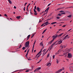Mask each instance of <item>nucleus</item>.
I'll list each match as a JSON object with an SVG mask.
<instances>
[{
    "label": "nucleus",
    "instance_id": "1",
    "mask_svg": "<svg viewBox=\"0 0 73 73\" xmlns=\"http://www.w3.org/2000/svg\"><path fill=\"white\" fill-rule=\"evenodd\" d=\"M64 34V33H62V34H60V35H56L55 36H53V40H54V39L55 38H56L57 37H61V36H62V35H63V34Z\"/></svg>",
    "mask_w": 73,
    "mask_h": 73
},
{
    "label": "nucleus",
    "instance_id": "2",
    "mask_svg": "<svg viewBox=\"0 0 73 73\" xmlns=\"http://www.w3.org/2000/svg\"><path fill=\"white\" fill-rule=\"evenodd\" d=\"M64 69H65V68L64 67H63L61 69H59V70H58L56 72V73H59L61 72V71H62V70H64Z\"/></svg>",
    "mask_w": 73,
    "mask_h": 73
},
{
    "label": "nucleus",
    "instance_id": "3",
    "mask_svg": "<svg viewBox=\"0 0 73 73\" xmlns=\"http://www.w3.org/2000/svg\"><path fill=\"white\" fill-rule=\"evenodd\" d=\"M29 41H27L25 43V47L26 48H27L28 46H29Z\"/></svg>",
    "mask_w": 73,
    "mask_h": 73
},
{
    "label": "nucleus",
    "instance_id": "4",
    "mask_svg": "<svg viewBox=\"0 0 73 73\" xmlns=\"http://www.w3.org/2000/svg\"><path fill=\"white\" fill-rule=\"evenodd\" d=\"M68 58H71L72 57V54L70 53H68Z\"/></svg>",
    "mask_w": 73,
    "mask_h": 73
},
{
    "label": "nucleus",
    "instance_id": "5",
    "mask_svg": "<svg viewBox=\"0 0 73 73\" xmlns=\"http://www.w3.org/2000/svg\"><path fill=\"white\" fill-rule=\"evenodd\" d=\"M49 7H48L46 9L45 11L44 12H46V14L48 12V10H49Z\"/></svg>",
    "mask_w": 73,
    "mask_h": 73
},
{
    "label": "nucleus",
    "instance_id": "6",
    "mask_svg": "<svg viewBox=\"0 0 73 73\" xmlns=\"http://www.w3.org/2000/svg\"><path fill=\"white\" fill-rule=\"evenodd\" d=\"M41 67H38L37 68H36L34 71V72H36V71H37V70H40V69H41Z\"/></svg>",
    "mask_w": 73,
    "mask_h": 73
},
{
    "label": "nucleus",
    "instance_id": "7",
    "mask_svg": "<svg viewBox=\"0 0 73 73\" xmlns=\"http://www.w3.org/2000/svg\"><path fill=\"white\" fill-rule=\"evenodd\" d=\"M42 48L40 50L39 52L36 55V57H37V56H38V54H40V53L41 52H42Z\"/></svg>",
    "mask_w": 73,
    "mask_h": 73
},
{
    "label": "nucleus",
    "instance_id": "8",
    "mask_svg": "<svg viewBox=\"0 0 73 73\" xmlns=\"http://www.w3.org/2000/svg\"><path fill=\"white\" fill-rule=\"evenodd\" d=\"M54 40L53 39H52V40H51L50 42L48 43V44L49 45V44H52V42H53Z\"/></svg>",
    "mask_w": 73,
    "mask_h": 73
},
{
    "label": "nucleus",
    "instance_id": "9",
    "mask_svg": "<svg viewBox=\"0 0 73 73\" xmlns=\"http://www.w3.org/2000/svg\"><path fill=\"white\" fill-rule=\"evenodd\" d=\"M58 44H61V43H62V40H60L59 41H58Z\"/></svg>",
    "mask_w": 73,
    "mask_h": 73
},
{
    "label": "nucleus",
    "instance_id": "10",
    "mask_svg": "<svg viewBox=\"0 0 73 73\" xmlns=\"http://www.w3.org/2000/svg\"><path fill=\"white\" fill-rule=\"evenodd\" d=\"M36 9L38 11V12H40V8H39V7H37Z\"/></svg>",
    "mask_w": 73,
    "mask_h": 73
},
{
    "label": "nucleus",
    "instance_id": "11",
    "mask_svg": "<svg viewBox=\"0 0 73 73\" xmlns=\"http://www.w3.org/2000/svg\"><path fill=\"white\" fill-rule=\"evenodd\" d=\"M31 36V35H28V36L27 37V40H28V39H29V37H30V36Z\"/></svg>",
    "mask_w": 73,
    "mask_h": 73
},
{
    "label": "nucleus",
    "instance_id": "12",
    "mask_svg": "<svg viewBox=\"0 0 73 73\" xmlns=\"http://www.w3.org/2000/svg\"><path fill=\"white\" fill-rule=\"evenodd\" d=\"M51 65V63H49L47 64V66H50Z\"/></svg>",
    "mask_w": 73,
    "mask_h": 73
},
{
    "label": "nucleus",
    "instance_id": "13",
    "mask_svg": "<svg viewBox=\"0 0 73 73\" xmlns=\"http://www.w3.org/2000/svg\"><path fill=\"white\" fill-rule=\"evenodd\" d=\"M20 17H21V16H17L16 18L17 19H19L20 18Z\"/></svg>",
    "mask_w": 73,
    "mask_h": 73
},
{
    "label": "nucleus",
    "instance_id": "14",
    "mask_svg": "<svg viewBox=\"0 0 73 73\" xmlns=\"http://www.w3.org/2000/svg\"><path fill=\"white\" fill-rule=\"evenodd\" d=\"M68 35H67L65 36L64 37V38L63 39V40H64L65 39V38H66V37H68Z\"/></svg>",
    "mask_w": 73,
    "mask_h": 73
},
{
    "label": "nucleus",
    "instance_id": "15",
    "mask_svg": "<svg viewBox=\"0 0 73 73\" xmlns=\"http://www.w3.org/2000/svg\"><path fill=\"white\" fill-rule=\"evenodd\" d=\"M48 21H46L45 23H44V24H46V25H48Z\"/></svg>",
    "mask_w": 73,
    "mask_h": 73
},
{
    "label": "nucleus",
    "instance_id": "16",
    "mask_svg": "<svg viewBox=\"0 0 73 73\" xmlns=\"http://www.w3.org/2000/svg\"><path fill=\"white\" fill-rule=\"evenodd\" d=\"M9 2V3H10V4H12V1H11V0H8Z\"/></svg>",
    "mask_w": 73,
    "mask_h": 73
},
{
    "label": "nucleus",
    "instance_id": "17",
    "mask_svg": "<svg viewBox=\"0 0 73 73\" xmlns=\"http://www.w3.org/2000/svg\"><path fill=\"white\" fill-rule=\"evenodd\" d=\"M46 30H47V29H46L45 30H44L43 32V33L42 34H44V33H45V32H46Z\"/></svg>",
    "mask_w": 73,
    "mask_h": 73
},
{
    "label": "nucleus",
    "instance_id": "18",
    "mask_svg": "<svg viewBox=\"0 0 73 73\" xmlns=\"http://www.w3.org/2000/svg\"><path fill=\"white\" fill-rule=\"evenodd\" d=\"M40 45H42V46H43V43H42V42H40Z\"/></svg>",
    "mask_w": 73,
    "mask_h": 73
},
{
    "label": "nucleus",
    "instance_id": "19",
    "mask_svg": "<svg viewBox=\"0 0 73 73\" xmlns=\"http://www.w3.org/2000/svg\"><path fill=\"white\" fill-rule=\"evenodd\" d=\"M57 41H56L55 42H54L53 44H54H54H56V43H57Z\"/></svg>",
    "mask_w": 73,
    "mask_h": 73
},
{
    "label": "nucleus",
    "instance_id": "20",
    "mask_svg": "<svg viewBox=\"0 0 73 73\" xmlns=\"http://www.w3.org/2000/svg\"><path fill=\"white\" fill-rule=\"evenodd\" d=\"M21 47V45L20 44V46L19 47V48H17V49H20Z\"/></svg>",
    "mask_w": 73,
    "mask_h": 73
},
{
    "label": "nucleus",
    "instance_id": "21",
    "mask_svg": "<svg viewBox=\"0 0 73 73\" xmlns=\"http://www.w3.org/2000/svg\"><path fill=\"white\" fill-rule=\"evenodd\" d=\"M56 23H57L56 22H53L51 24H56Z\"/></svg>",
    "mask_w": 73,
    "mask_h": 73
},
{
    "label": "nucleus",
    "instance_id": "22",
    "mask_svg": "<svg viewBox=\"0 0 73 73\" xmlns=\"http://www.w3.org/2000/svg\"><path fill=\"white\" fill-rule=\"evenodd\" d=\"M35 34H33V35H32V36H31V38H32L33 37V36H34V35H35Z\"/></svg>",
    "mask_w": 73,
    "mask_h": 73
},
{
    "label": "nucleus",
    "instance_id": "23",
    "mask_svg": "<svg viewBox=\"0 0 73 73\" xmlns=\"http://www.w3.org/2000/svg\"><path fill=\"white\" fill-rule=\"evenodd\" d=\"M67 16V17H69V18H70L71 17V15H70L68 16Z\"/></svg>",
    "mask_w": 73,
    "mask_h": 73
},
{
    "label": "nucleus",
    "instance_id": "24",
    "mask_svg": "<svg viewBox=\"0 0 73 73\" xmlns=\"http://www.w3.org/2000/svg\"><path fill=\"white\" fill-rule=\"evenodd\" d=\"M49 56V54H48L47 56V58H48Z\"/></svg>",
    "mask_w": 73,
    "mask_h": 73
},
{
    "label": "nucleus",
    "instance_id": "25",
    "mask_svg": "<svg viewBox=\"0 0 73 73\" xmlns=\"http://www.w3.org/2000/svg\"><path fill=\"white\" fill-rule=\"evenodd\" d=\"M34 11L35 13H37V11H36V9H34Z\"/></svg>",
    "mask_w": 73,
    "mask_h": 73
},
{
    "label": "nucleus",
    "instance_id": "26",
    "mask_svg": "<svg viewBox=\"0 0 73 73\" xmlns=\"http://www.w3.org/2000/svg\"><path fill=\"white\" fill-rule=\"evenodd\" d=\"M56 63L57 64H58V59H56Z\"/></svg>",
    "mask_w": 73,
    "mask_h": 73
},
{
    "label": "nucleus",
    "instance_id": "27",
    "mask_svg": "<svg viewBox=\"0 0 73 73\" xmlns=\"http://www.w3.org/2000/svg\"><path fill=\"white\" fill-rule=\"evenodd\" d=\"M35 43H36V41H35L33 43V46H35Z\"/></svg>",
    "mask_w": 73,
    "mask_h": 73
},
{
    "label": "nucleus",
    "instance_id": "28",
    "mask_svg": "<svg viewBox=\"0 0 73 73\" xmlns=\"http://www.w3.org/2000/svg\"><path fill=\"white\" fill-rule=\"evenodd\" d=\"M40 55H38V56H36V58H38V57H40Z\"/></svg>",
    "mask_w": 73,
    "mask_h": 73
},
{
    "label": "nucleus",
    "instance_id": "29",
    "mask_svg": "<svg viewBox=\"0 0 73 73\" xmlns=\"http://www.w3.org/2000/svg\"><path fill=\"white\" fill-rule=\"evenodd\" d=\"M25 49V47H24L23 48H22V49L23 50H24V49Z\"/></svg>",
    "mask_w": 73,
    "mask_h": 73
},
{
    "label": "nucleus",
    "instance_id": "30",
    "mask_svg": "<svg viewBox=\"0 0 73 73\" xmlns=\"http://www.w3.org/2000/svg\"><path fill=\"white\" fill-rule=\"evenodd\" d=\"M61 15H63V14H65V13H61Z\"/></svg>",
    "mask_w": 73,
    "mask_h": 73
},
{
    "label": "nucleus",
    "instance_id": "31",
    "mask_svg": "<svg viewBox=\"0 0 73 73\" xmlns=\"http://www.w3.org/2000/svg\"><path fill=\"white\" fill-rule=\"evenodd\" d=\"M64 11H59V12L60 13H62V12H64Z\"/></svg>",
    "mask_w": 73,
    "mask_h": 73
},
{
    "label": "nucleus",
    "instance_id": "32",
    "mask_svg": "<svg viewBox=\"0 0 73 73\" xmlns=\"http://www.w3.org/2000/svg\"><path fill=\"white\" fill-rule=\"evenodd\" d=\"M53 45H54V44H52L51 46L50 47H51L52 48H53Z\"/></svg>",
    "mask_w": 73,
    "mask_h": 73
},
{
    "label": "nucleus",
    "instance_id": "33",
    "mask_svg": "<svg viewBox=\"0 0 73 73\" xmlns=\"http://www.w3.org/2000/svg\"><path fill=\"white\" fill-rule=\"evenodd\" d=\"M28 52H27V53L26 54V55H25V56L26 57H27V56L28 55Z\"/></svg>",
    "mask_w": 73,
    "mask_h": 73
},
{
    "label": "nucleus",
    "instance_id": "34",
    "mask_svg": "<svg viewBox=\"0 0 73 73\" xmlns=\"http://www.w3.org/2000/svg\"><path fill=\"white\" fill-rule=\"evenodd\" d=\"M4 16H6V17H8V16L6 14H5Z\"/></svg>",
    "mask_w": 73,
    "mask_h": 73
},
{
    "label": "nucleus",
    "instance_id": "35",
    "mask_svg": "<svg viewBox=\"0 0 73 73\" xmlns=\"http://www.w3.org/2000/svg\"><path fill=\"white\" fill-rule=\"evenodd\" d=\"M32 10V9H31V12H30V13L31 14H33V13H32V12H31V10Z\"/></svg>",
    "mask_w": 73,
    "mask_h": 73
},
{
    "label": "nucleus",
    "instance_id": "36",
    "mask_svg": "<svg viewBox=\"0 0 73 73\" xmlns=\"http://www.w3.org/2000/svg\"><path fill=\"white\" fill-rule=\"evenodd\" d=\"M58 16H61V14L59 13L58 15Z\"/></svg>",
    "mask_w": 73,
    "mask_h": 73
},
{
    "label": "nucleus",
    "instance_id": "37",
    "mask_svg": "<svg viewBox=\"0 0 73 73\" xmlns=\"http://www.w3.org/2000/svg\"><path fill=\"white\" fill-rule=\"evenodd\" d=\"M56 19H60V17H56Z\"/></svg>",
    "mask_w": 73,
    "mask_h": 73
},
{
    "label": "nucleus",
    "instance_id": "38",
    "mask_svg": "<svg viewBox=\"0 0 73 73\" xmlns=\"http://www.w3.org/2000/svg\"><path fill=\"white\" fill-rule=\"evenodd\" d=\"M68 52H69L70 51V49H68Z\"/></svg>",
    "mask_w": 73,
    "mask_h": 73
},
{
    "label": "nucleus",
    "instance_id": "39",
    "mask_svg": "<svg viewBox=\"0 0 73 73\" xmlns=\"http://www.w3.org/2000/svg\"><path fill=\"white\" fill-rule=\"evenodd\" d=\"M26 72H29V70H27L25 71Z\"/></svg>",
    "mask_w": 73,
    "mask_h": 73
},
{
    "label": "nucleus",
    "instance_id": "40",
    "mask_svg": "<svg viewBox=\"0 0 73 73\" xmlns=\"http://www.w3.org/2000/svg\"><path fill=\"white\" fill-rule=\"evenodd\" d=\"M52 48H53L52 47H50V50H51V49H52Z\"/></svg>",
    "mask_w": 73,
    "mask_h": 73
},
{
    "label": "nucleus",
    "instance_id": "41",
    "mask_svg": "<svg viewBox=\"0 0 73 73\" xmlns=\"http://www.w3.org/2000/svg\"><path fill=\"white\" fill-rule=\"evenodd\" d=\"M23 10L24 11H25V7H24V9H23Z\"/></svg>",
    "mask_w": 73,
    "mask_h": 73
},
{
    "label": "nucleus",
    "instance_id": "42",
    "mask_svg": "<svg viewBox=\"0 0 73 73\" xmlns=\"http://www.w3.org/2000/svg\"><path fill=\"white\" fill-rule=\"evenodd\" d=\"M34 46H33V49H32V51H33V49H34Z\"/></svg>",
    "mask_w": 73,
    "mask_h": 73
},
{
    "label": "nucleus",
    "instance_id": "43",
    "mask_svg": "<svg viewBox=\"0 0 73 73\" xmlns=\"http://www.w3.org/2000/svg\"><path fill=\"white\" fill-rule=\"evenodd\" d=\"M34 9H36V6H35Z\"/></svg>",
    "mask_w": 73,
    "mask_h": 73
},
{
    "label": "nucleus",
    "instance_id": "44",
    "mask_svg": "<svg viewBox=\"0 0 73 73\" xmlns=\"http://www.w3.org/2000/svg\"><path fill=\"white\" fill-rule=\"evenodd\" d=\"M54 56H55L54 55H53V59H54Z\"/></svg>",
    "mask_w": 73,
    "mask_h": 73
},
{
    "label": "nucleus",
    "instance_id": "45",
    "mask_svg": "<svg viewBox=\"0 0 73 73\" xmlns=\"http://www.w3.org/2000/svg\"><path fill=\"white\" fill-rule=\"evenodd\" d=\"M66 26V25H64L63 26H62V27H65Z\"/></svg>",
    "mask_w": 73,
    "mask_h": 73
},
{
    "label": "nucleus",
    "instance_id": "46",
    "mask_svg": "<svg viewBox=\"0 0 73 73\" xmlns=\"http://www.w3.org/2000/svg\"><path fill=\"white\" fill-rule=\"evenodd\" d=\"M34 13L35 15H37V13Z\"/></svg>",
    "mask_w": 73,
    "mask_h": 73
},
{
    "label": "nucleus",
    "instance_id": "47",
    "mask_svg": "<svg viewBox=\"0 0 73 73\" xmlns=\"http://www.w3.org/2000/svg\"><path fill=\"white\" fill-rule=\"evenodd\" d=\"M14 8L15 9H16V6H14Z\"/></svg>",
    "mask_w": 73,
    "mask_h": 73
},
{
    "label": "nucleus",
    "instance_id": "48",
    "mask_svg": "<svg viewBox=\"0 0 73 73\" xmlns=\"http://www.w3.org/2000/svg\"><path fill=\"white\" fill-rule=\"evenodd\" d=\"M41 21H41V20H40V19L39 23H40V22H41Z\"/></svg>",
    "mask_w": 73,
    "mask_h": 73
},
{
    "label": "nucleus",
    "instance_id": "49",
    "mask_svg": "<svg viewBox=\"0 0 73 73\" xmlns=\"http://www.w3.org/2000/svg\"><path fill=\"white\" fill-rule=\"evenodd\" d=\"M51 4V3H50L47 6V7H48V6H49V5H50Z\"/></svg>",
    "mask_w": 73,
    "mask_h": 73
},
{
    "label": "nucleus",
    "instance_id": "50",
    "mask_svg": "<svg viewBox=\"0 0 73 73\" xmlns=\"http://www.w3.org/2000/svg\"><path fill=\"white\" fill-rule=\"evenodd\" d=\"M44 25V24H42L41 26V27H42Z\"/></svg>",
    "mask_w": 73,
    "mask_h": 73
},
{
    "label": "nucleus",
    "instance_id": "51",
    "mask_svg": "<svg viewBox=\"0 0 73 73\" xmlns=\"http://www.w3.org/2000/svg\"><path fill=\"white\" fill-rule=\"evenodd\" d=\"M48 50H47V51L44 54H46V52H48Z\"/></svg>",
    "mask_w": 73,
    "mask_h": 73
},
{
    "label": "nucleus",
    "instance_id": "52",
    "mask_svg": "<svg viewBox=\"0 0 73 73\" xmlns=\"http://www.w3.org/2000/svg\"><path fill=\"white\" fill-rule=\"evenodd\" d=\"M46 50V49H44V50L43 51V52H44V53L45 52V51Z\"/></svg>",
    "mask_w": 73,
    "mask_h": 73
},
{
    "label": "nucleus",
    "instance_id": "53",
    "mask_svg": "<svg viewBox=\"0 0 73 73\" xmlns=\"http://www.w3.org/2000/svg\"><path fill=\"white\" fill-rule=\"evenodd\" d=\"M71 30H72V29L69 30L68 31H71Z\"/></svg>",
    "mask_w": 73,
    "mask_h": 73
},
{
    "label": "nucleus",
    "instance_id": "54",
    "mask_svg": "<svg viewBox=\"0 0 73 73\" xmlns=\"http://www.w3.org/2000/svg\"><path fill=\"white\" fill-rule=\"evenodd\" d=\"M27 4V3H26L25 4V6L26 5V4Z\"/></svg>",
    "mask_w": 73,
    "mask_h": 73
},
{
    "label": "nucleus",
    "instance_id": "55",
    "mask_svg": "<svg viewBox=\"0 0 73 73\" xmlns=\"http://www.w3.org/2000/svg\"><path fill=\"white\" fill-rule=\"evenodd\" d=\"M28 7H29V6H27V9H28Z\"/></svg>",
    "mask_w": 73,
    "mask_h": 73
},
{
    "label": "nucleus",
    "instance_id": "56",
    "mask_svg": "<svg viewBox=\"0 0 73 73\" xmlns=\"http://www.w3.org/2000/svg\"><path fill=\"white\" fill-rule=\"evenodd\" d=\"M29 50H28V51H27V52L28 53H29Z\"/></svg>",
    "mask_w": 73,
    "mask_h": 73
},
{
    "label": "nucleus",
    "instance_id": "57",
    "mask_svg": "<svg viewBox=\"0 0 73 73\" xmlns=\"http://www.w3.org/2000/svg\"><path fill=\"white\" fill-rule=\"evenodd\" d=\"M46 25H46V24H45L43 26V27H45V26H46Z\"/></svg>",
    "mask_w": 73,
    "mask_h": 73
},
{
    "label": "nucleus",
    "instance_id": "58",
    "mask_svg": "<svg viewBox=\"0 0 73 73\" xmlns=\"http://www.w3.org/2000/svg\"><path fill=\"white\" fill-rule=\"evenodd\" d=\"M62 48H65V46H62Z\"/></svg>",
    "mask_w": 73,
    "mask_h": 73
},
{
    "label": "nucleus",
    "instance_id": "59",
    "mask_svg": "<svg viewBox=\"0 0 73 73\" xmlns=\"http://www.w3.org/2000/svg\"><path fill=\"white\" fill-rule=\"evenodd\" d=\"M31 5V4H29L28 5H27V6H29V5Z\"/></svg>",
    "mask_w": 73,
    "mask_h": 73
},
{
    "label": "nucleus",
    "instance_id": "60",
    "mask_svg": "<svg viewBox=\"0 0 73 73\" xmlns=\"http://www.w3.org/2000/svg\"><path fill=\"white\" fill-rule=\"evenodd\" d=\"M42 59H41L40 60V61H41V60H42Z\"/></svg>",
    "mask_w": 73,
    "mask_h": 73
},
{
    "label": "nucleus",
    "instance_id": "61",
    "mask_svg": "<svg viewBox=\"0 0 73 73\" xmlns=\"http://www.w3.org/2000/svg\"><path fill=\"white\" fill-rule=\"evenodd\" d=\"M60 9H61V8H58L57 9V10H59Z\"/></svg>",
    "mask_w": 73,
    "mask_h": 73
},
{
    "label": "nucleus",
    "instance_id": "62",
    "mask_svg": "<svg viewBox=\"0 0 73 73\" xmlns=\"http://www.w3.org/2000/svg\"><path fill=\"white\" fill-rule=\"evenodd\" d=\"M36 51V50H34V52H35Z\"/></svg>",
    "mask_w": 73,
    "mask_h": 73
},
{
    "label": "nucleus",
    "instance_id": "63",
    "mask_svg": "<svg viewBox=\"0 0 73 73\" xmlns=\"http://www.w3.org/2000/svg\"><path fill=\"white\" fill-rule=\"evenodd\" d=\"M72 69H73L72 71H73V67H72Z\"/></svg>",
    "mask_w": 73,
    "mask_h": 73
},
{
    "label": "nucleus",
    "instance_id": "64",
    "mask_svg": "<svg viewBox=\"0 0 73 73\" xmlns=\"http://www.w3.org/2000/svg\"><path fill=\"white\" fill-rule=\"evenodd\" d=\"M42 38H44V36L42 35Z\"/></svg>",
    "mask_w": 73,
    "mask_h": 73
}]
</instances>
